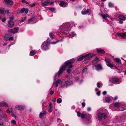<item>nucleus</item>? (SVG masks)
I'll return each mask as SVG.
<instances>
[{"mask_svg": "<svg viewBox=\"0 0 126 126\" xmlns=\"http://www.w3.org/2000/svg\"><path fill=\"white\" fill-rule=\"evenodd\" d=\"M3 123H0V126H4Z\"/></svg>", "mask_w": 126, "mask_h": 126, "instance_id": "63", "label": "nucleus"}, {"mask_svg": "<svg viewBox=\"0 0 126 126\" xmlns=\"http://www.w3.org/2000/svg\"><path fill=\"white\" fill-rule=\"evenodd\" d=\"M97 117L99 120L102 118V109H101L98 110L96 113Z\"/></svg>", "mask_w": 126, "mask_h": 126, "instance_id": "6", "label": "nucleus"}, {"mask_svg": "<svg viewBox=\"0 0 126 126\" xmlns=\"http://www.w3.org/2000/svg\"><path fill=\"white\" fill-rule=\"evenodd\" d=\"M96 69L97 70H99L102 69V66L100 64L96 65Z\"/></svg>", "mask_w": 126, "mask_h": 126, "instance_id": "24", "label": "nucleus"}, {"mask_svg": "<svg viewBox=\"0 0 126 126\" xmlns=\"http://www.w3.org/2000/svg\"><path fill=\"white\" fill-rule=\"evenodd\" d=\"M100 91H99L97 92L96 93V94L97 96H99L100 95Z\"/></svg>", "mask_w": 126, "mask_h": 126, "instance_id": "52", "label": "nucleus"}, {"mask_svg": "<svg viewBox=\"0 0 126 126\" xmlns=\"http://www.w3.org/2000/svg\"><path fill=\"white\" fill-rule=\"evenodd\" d=\"M98 53H102V50L101 49H98L97 50Z\"/></svg>", "mask_w": 126, "mask_h": 126, "instance_id": "36", "label": "nucleus"}, {"mask_svg": "<svg viewBox=\"0 0 126 126\" xmlns=\"http://www.w3.org/2000/svg\"><path fill=\"white\" fill-rule=\"evenodd\" d=\"M63 40V39L62 38L60 40H58L56 42H53L51 43H52L53 44H55L57 43L58 42H61Z\"/></svg>", "mask_w": 126, "mask_h": 126, "instance_id": "32", "label": "nucleus"}, {"mask_svg": "<svg viewBox=\"0 0 126 126\" xmlns=\"http://www.w3.org/2000/svg\"><path fill=\"white\" fill-rule=\"evenodd\" d=\"M87 69L86 68H85L83 70L82 72L83 73H86L87 71Z\"/></svg>", "mask_w": 126, "mask_h": 126, "instance_id": "50", "label": "nucleus"}, {"mask_svg": "<svg viewBox=\"0 0 126 126\" xmlns=\"http://www.w3.org/2000/svg\"><path fill=\"white\" fill-rule=\"evenodd\" d=\"M60 82L61 80L60 79H58L56 81L55 84L54 83L53 84H55L56 87H57L58 86L59 84L60 83Z\"/></svg>", "mask_w": 126, "mask_h": 126, "instance_id": "28", "label": "nucleus"}, {"mask_svg": "<svg viewBox=\"0 0 126 126\" xmlns=\"http://www.w3.org/2000/svg\"><path fill=\"white\" fill-rule=\"evenodd\" d=\"M15 108L17 109L18 110H21L24 109L25 108V107L23 106L16 105L15 106Z\"/></svg>", "mask_w": 126, "mask_h": 126, "instance_id": "17", "label": "nucleus"}, {"mask_svg": "<svg viewBox=\"0 0 126 126\" xmlns=\"http://www.w3.org/2000/svg\"><path fill=\"white\" fill-rule=\"evenodd\" d=\"M80 116H81V118H85V117H86V116H85L84 114H81Z\"/></svg>", "mask_w": 126, "mask_h": 126, "instance_id": "46", "label": "nucleus"}, {"mask_svg": "<svg viewBox=\"0 0 126 126\" xmlns=\"http://www.w3.org/2000/svg\"><path fill=\"white\" fill-rule=\"evenodd\" d=\"M98 58L96 57L92 62L93 64L95 67H96V64L98 61Z\"/></svg>", "mask_w": 126, "mask_h": 126, "instance_id": "19", "label": "nucleus"}, {"mask_svg": "<svg viewBox=\"0 0 126 126\" xmlns=\"http://www.w3.org/2000/svg\"><path fill=\"white\" fill-rule=\"evenodd\" d=\"M90 10V9H88L86 11L83 9L81 11V13L83 15H85L87 14L89 12Z\"/></svg>", "mask_w": 126, "mask_h": 126, "instance_id": "20", "label": "nucleus"}, {"mask_svg": "<svg viewBox=\"0 0 126 126\" xmlns=\"http://www.w3.org/2000/svg\"><path fill=\"white\" fill-rule=\"evenodd\" d=\"M8 31L11 32L12 33H16V32H14L13 31V30L12 29H10L8 30Z\"/></svg>", "mask_w": 126, "mask_h": 126, "instance_id": "45", "label": "nucleus"}, {"mask_svg": "<svg viewBox=\"0 0 126 126\" xmlns=\"http://www.w3.org/2000/svg\"><path fill=\"white\" fill-rule=\"evenodd\" d=\"M49 35L50 37L51 38L53 39L54 38V35L52 32H51L50 33Z\"/></svg>", "mask_w": 126, "mask_h": 126, "instance_id": "35", "label": "nucleus"}, {"mask_svg": "<svg viewBox=\"0 0 126 126\" xmlns=\"http://www.w3.org/2000/svg\"><path fill=\"white\" fill-rule=\"evenodd\" d=\"M85 123L87 124H89L91 122L90 118L89 117L86 116V117H85Z\"/></svg>", "mask_w": 126, "mask_h": 126, "instance_id": "22", "label": "nucleus"}, {"mask_svg": "<svg viewBox=\"0 0 126 126\" xmlns=\"http://www.w3.org/2000/svg\"><path fill=\"white\" fill-rule=\"evenodd\" d=\"M52 107H49V109H48V112H51L52 111Z\"/></svg>", "mask_w": 126, "mask_h": 126, "instance_id": "44", "label": "nucleus"}, {"mask_svg": "<svg viewBox=\"0 0 126 126\" xmlns=\"http://www.w3.org/2000/svg\"><path fill=\"white\" fill-rule=\"evenodd\" d=\"M119 18L120 20H124L125 19V17L123 15H120L119 16Z\"/></svg>", "mask_w": 126, "mask_h": 126, "instance_id": "29", "label": "nucleus"}, {"mask_svg": "<svg viewBox=\"0 0 126 126\" xmlns=\"http://www.w3.org/2000/svg\"><path fill=\"white\" fill-rule=\"evenodd\" d=\"M100 84V83H99V82H98L97 84V86L98 88H99L100 87V86L99 85Z\"/></svg>", "mask_w": 126, "mask_h": 126, "instance_id": "57", "label": "nucleus"}, {"mask_svg": "<svg viewBox=\"0 0 126 126\" xmlns=\"http://www.w3.org/2000/svg\"><path fill=\"white\" fill-rule=\"evenodd\" d=\"M2 22H4L6 21V19L5 18H4L2 19Z\"/></svg>", "mask_w": 126, "mask_h": 126, "instance_id": "64", "label": "nucleus"}, {"mask_svg": "<svg viewBox=\"0 0 126 126\" xmlns=\"http://www.w3.org/2000/svg\"><path fill=\"white\" fill-rule=\"evenodd\" d=\"M26 17H22V19L20 20V22H22L25 21L26 19Z\"/></svg>", "mask_w": 126, "mask_h": 126, "instance_id": "40", "label": "nucleus"}, {"mask_svg": "<svg viewBox=\"0 0 126 126\" xmlns=\"http://www.w3.org/2000/svg\"><path fill=\"white\" fill-rule=\"evenodd\" d=\"M14 25V23L13 22L12 20H9L8 23V26L10 28H12L13 26Z\"/></svg>", "mask_w": 126, "mask_h": 126, "instance_id": "14", "label": "nucleus"}, {"mask_svg": "<svg viewBox=\"0 0 126 126\" xmlns=\"http://www.w3.org/2000/svg\"><path fill=\"white\" fill-rule=\"evenodd\" d=\"M5 11L4 10L0 9V13L3 14L4 13Z\"/></svg>", "mask_w": 126, "mask_h": 126, "instance_id": "41", "label": "nucleus"}, {"mask_svg": "<svg viewBox=\"0 0 126 126\" xmlns=\"http://www.w3.org/2000/svg\"><path fill=\"white\" fill-rule=\"evenodd\" d=\"M9 41L13 40V38L12 37H11L9 38Z\"/></svg>", "mask_w": 126, "mask_h": 126, "instance_id": "56", "label": "nucleus"}, {"mask_svg": "<svg viewBox=\"0 0 126 126\" xmlns=\"http://www.w3.org/2000/svg\"><path fill=\"white\" fill-rule=\"evenodd\" d=\"M114 60L117 63V64L120 66H122V64L121 63V60L119 58H115Z\"/></svg>", "mask_w": 126, "mask_h": 126, "instance_id": "13", "label": "nucleus"}, {"mask_svg": "<svg viewBox=\"0 0 126 126\" xmlns=\"http://www.w3.org/2000/svg\"><path fill=\"white\" fill-rule=\"evenodd\" d=\"M109 16L107 14H103V18L104 19L106 20V21L107 22L108 24L109 25H111L113 23L112 21H109L108 20L107 18L109 17Z\"/></svg>", "mask_w": 126, "mask_h": 126, "instance_id": "7", "label": "nucleus"}, {"mask_svg": "<svg viewBox=\"0 0 126 126\" xmlns=\"http://www.w3.org/2000/svg\"><path fill=\"white\" fill-rule=\"evenodd\" d=\"M87 110L88 111H90L91 110V108L90 107H88L87 109Z\"/></svg>", "mask_w": 126, "mask_h": 126, "instance_id": "58", "label": "nucleus"}, {"mask_svg": "<svg viewBox=\"0 0 126 126\" xmlns=\"http://www.w3.org/2000/svg\"><path fill=\"white\" fill-rule=\"evenodd\" d=\"M35 5V4L34 3H33L32 4H30V6L31 7H33Z\"/></svg>", "mask_w": 126, "mask_h": 126, "instance_id": "54", "label": "nucleus"}, {"mask_svg": "<svg viewBox=\"0 0 126 126\" xmlns=\"http://www.w3.org/2000/svg\"><path fill=\"white\" fill-rule=\"evenodd\" d=\"M11 122L13 123L14 125L16 124V121L15 120H13Z\"/></svg>", "mask_w": 126, "mask_h": 126, "instance_id": "51", "label": "nucleus"}, {"mask_svg": "<svg viewBox=\"0 0 126 126\" xmlns=\"http://www.w3.org/2000/svg\"><path fill=\"white\" fill-rule=\"evenodd\" d=\"M28 9H25V8H23L20 10V11L21 13H23L25 12L26 14H27L28 13Z\"/></svg>", "mask_w": 126, "mask_h": 126, "instance_id": "18", "label": "nucleus"}, {"mask_svg": "<svg viewBox=\"0 0 126 126\" xmlns=\"http://www.w3.org/2000/svg\"><path fill=\"white\" fill-rule=\"evenodd\" d=\"M35 19V16H33L31 19H29L28 21V23L33 21Z\"/></svg>", "mask_w": 126, "mask_h": 126, "instance_id": "26", "label": "nucleus"}, {"mask_svg": "<svg viewBox=\"0 0 126 126\" xmlns=\"http://www.w3.org/2000/svg\"><path fill=\"white\" fill-rule=\"evenodd\" d=\"M125 36H126V32L125 33H124L123 34L121 33H117L116 38H117V37H121L122 38H124L125 37Z\"/></svg>", "mask_w": 126, "mask_h": 126, "instance_id": "11", "label": "nucleus"}, {"mask_svg": "<svg viewBox=\"0 0 126 126\" xmlns=\"http://www.w3.org/2000/svg\"><path fill=\"white\" fill-rule=\"evenodd\" d=\"M46 110L43 111L42 112H40V118L43 117L45 114H46Z\"/></svg>", "mask_w": 126, "mask_h": 126, "instance_id": "23", "label": "nucleus"}, {"mask_svg": "<svg viewBox=\"0 0 126 126\" xmlns=\"http://www.w3.org/2000/svg\"><path fill=\"white\" fill-rule=\"evenodd\" d=\"M81 113L80 111H78L77 112V115L79 117L81 115Z\"/></svg>", "mask_w": 126, "mask_h": 126, "instance_id": "53", "label": "nucleus"}, {"mask_svg": "<svg viewBox=\"0 0 126 126\" xmlns=\"http://www.w3.org/2000/svg\"><path fill=\"white\" fill-rule=\"evenodd\" d=\"M82 105L83 107H84L85 105V104L84 102H82L81 104Z\"/></svg>", "mask_w": 126, "mask_h": 126, "instance_id": "55", "label": "nucleus"}, {"mask_svg": "<svg viewBox=\"0 0 126 126\" xmlns=\"http://www.w3.org/2000/svg\"><path fill=\"white\" fill-rule=\"evenodd\" d=\"M66 83V87H67V86L72 84L73 83L72 82L71 80H69L68 81H65Z\"/></svg>", "mask_w": 126, "mask_h": 126, "instance_id": "25", "label": "nucleus"}, {"mask_svg": "<svg viewBox=\"0 0 126 126\" xmlns=\"http://www.w3.org/2000/svg\"><path fill=\"white\" fill-rule=\"evenodd\" d=\"M49 1L48 0H46L43 2H41L42 5L43 6H46L49 3Z\"/></svg>", "mask_w": 126, "mask_h": 126, "instance_id": "16", "label": "nucleus"}, {"mask_svg": "<svg viewBox=\"0 0 126 126\" xmlns=\"http://www.w3.org/2000/svg\"><path fill=\"white\" fill-rule=\"evenodd\" d=\"M71 28V26H70V24L68 23L63 24L60 27V29L63 33L65 34L66 33V32L70 31Z\"/></svg>", "mask_w": 126, "mask_h": 126, "instance_id": "3", "label": "nucleus"}, {"mask_svg": "<svg viewBox=\"0 0 126 126\" xmlns=\"http://www.w3.org/2000/svg\"><path fill=\"white\" fill-rule=\"evenodd\" d=\"M111 98L110 97H105V100L106 102H109L111 100Z\"/></svg>", "mask_w": 126, "mask_h": 126, "instance_id": "27", "label": "nucleus"}, {"mask_svg": "<svg viewBox=\"0 0 126 126\" xmlns=\"http://www.w3.org/2000/svg\"><path fill=\"white\" fill-rule=\"evenodd\" d=\"M94 55L91 54V53H89L85 55L84 56H82L80 58H79L77 61H80L82 60L83 59H84L86 60H89Z\"/></svg>", "mask_w": 126, "mask_h": 126, "instance_id": "4", "label": "nucleus"}, {"mask_svg": "<svg viewBox=\"0 0 126 126\" xmlns=\"http://www.w3.org/2000/svg\"><path fill=\"white\" fill-rule=\"evenodd\" d=\"M5 13L8 14H9L10 13V10L8 9H7L5 10Z\"/></svg>", "mask_w": 126, "mask_h": 126, "instance_id": "42", "label": "nucleus"}, {"mask_svg": "<svg viewBox=\"0 0 126 126\" xmlns=\"http://www.w3.org/2000/svg\"><path fill=\"white\" fill-rule=\"evenodd\" d=\"M62 102V100L60 98L58 99L57 100V102L58 103H61Z\"/></svg>", "mask_w": 126, "mask_h": 126, "instance_id": "39", "label": "nucleus"}, {"mask_svg": "<svg viewBox=\"0 0 126 126\" xmlns=\"http://www.w3.org/2000/svg\"><path fill=\"white\" fill-rule=\"evenodd\" d=\"M49 10L52 12H54V11L55 10V9L54 7H50L49 8Z\"/></svg>", "mask_w": 126, "mask_h": 126, "instance_id": "37", "label": "nucleus"}, {"mask_svg": "<svg viewBox=\"0 0 126 126\" xmlns=\"http://www.w3.org/2000/svg\"><path fill=\"white\" fill-rule=\"evenodd\" d=\"M50 43L47 41L44 42L41 46V49L43 50H45L49 49Z\"/></svg>", "mask_w": 126, "mask_h": 126, "instance_id": "5", "label": "nucleus"}, {"mask_svg": "<svg viewBox=\"0 0 126 126\" xmlns=\"http://www.w3.org/2000/svg\"><path fill=\"white\" fill-rule=\"evenodd\" d=\"M4 0L6 4L10 5H12L13 4V2L11 0Z\"/></svg>", "mask_w": 126, "mask_h": 126, "instance_id": "15", "label": "nucleus"}, {"mask_svg": "<svg viewBox=\"0 0 126 126\" xmlns=\"http://www.w3.org/2000/svg\"><path fill=\"white\" fill-rule=\"evenodd\" d=\"M11 115L13 117L15 118L16 119H17V118L16 117V116L14 114V113L12 111L11 113Z\"/></svg>", "mask_w": 126, "mask_h": 126, "instance_id": "38", "label": "nucleus"}, {"mask_svg": "<svg viewBox=\"0 0 126 126\" xmlns=\"http://www.w3.org/2000/svg\"><path fill=\"white\" fill-rule=\"evenodd\" d=\"M107 113H103V117L104 118H106L107 117Z\"/></svg>", "mask_w": 126, "mask_h": 126, "instance_id": "43", "label": "nucleus"}, {"mask_svg": "<svg viewBox=\"0 0 126 126\" xmlns=\"http://www.w3.org/2000/svg\"><path fill=\"white\" fill-rule=\"evenodd\" d=\"M107 93V92L106 91H104L103 92V95H105Z\"/></svg>", "mask_w": 126, "mask_h": 126, "instance_id": "59", "label": "nucleus"}, {"mask_svg": "<svg viewBox=\"0 0 126 126\" xmlns=\"http://www.w3.org/2000/svg\"><path fill=\"white\" fill-rule=\"evenodd\" d=\"M110 109L114 111H123L126 109V104L124 102H116L114 104H111Z\"/></svg>", "mask_w": 126, "mask_h": 126, "instance_id": "1", "label": "nucleus"}, {"mask_svg": "<svg viewBox=\"0 0 126 126\" xmlns=\"http://www.w3.org/2000/svg\"><path fill=\"white\" fill-rule=\"evenodd\" d=\"M11 109V110H9L8 109L6 111V112H7L8 113H11V112L12 111V108H11L10 109Z\"/></svg>", "mask_w": 126, "mask_h": 126, "instance_id": "47", "label": "nucleus"}, {"mask_svg": "<svg viewBox=\"0 0 126 126\" xmlns=\"http://www.w3.org/2000/svg\"><path fill=\"white\" fill-rule=\"evenodd\" d=\"M7 104L6 102H2L0 103V107H7Z\"/></svg>", "mask_w": 126, "mask_h": 126, "instance_id": "21", "label": "nucleus"}, {"mask_svg": "<svg viewBox=\"0 0 126 126\" xmlns=\"http://www.w3.org/2000/svg\"><path fill=\"white\" fill-rule=\"evenodd\" d=\"M109 85L110 86H112L113 84L110 81L109 83Z\"/></svg>", "mask_w": 126, "mask_h": 126, "instance_id": "61", "label": "nucleus"}, {"mask_svg": "<svg viewBox=\"0 0 126 126\" xmlns=\"http://www.w3.org/2000/svg\"><path fill=\"white\" fill-rule=\"evenodd\" d=\"M108 6L110 8L113 7L114 5L113 3L111 2H109L108 3Z\"/></svg>", "mask_w": 126, "mask_h": 126, "instance_id": "31", "label": "nucleus"}, {"mask_svg": "<svg viewBox=\"0 0 126 126\" xmlns=\"http://www.w3.org/2000/svg\"><path fill=\"white\" fill-rule=\"evenodd\" d=\"M66 81H65L64 82L62 81L61 85V87L62 88H64V87L66 86Z\"/></svg>", "mask_w": 126, "mask_h": 126, "instance_id": "30", "label": "nucleus"}, {"mask_svg": "<svg viewBox=\"0 0 126 126\" xmlns=\"http://www.w3.org/2000/svg\"><path fill=\"white\" fill-rule=\"evenodd\" d=\"M73 62H71L70 60H68L66 61L65 63V65H63L61 67L60 70L58 72V74H56L54 76V79L56 78L57 76L58 75L59 76L68 67L69 68H71L73 67V65H72Z\"/></svg>", "mask_w": 126, "mask_h": 126, "instance_id": "2", "label": "nucleus"}, {"mask_svg": "<svg viewBox=\"0 0 126 126\" xmlns=\"http://www.w3.org/2000/svg\"><path fill=\"white\" fill-rule=\"evenodd\" d=\"M125 118H126V113H124L123 114L122 116L121 117V119L123 120Z\"/></svg>", "mask_w": 126, "mask_h": 126, "instance_id": "34", "label": "nucleus"}, {"mask_svg": "<svg viewBox=\"0 0 126 126\" xmlns=\"http://www.w3.org/2000/svg\"><path fill=\"white\" fill-rule=\"evenodd\" d=\"M67 72L68 73H70L72 71V70L70 69H68L67 70Z\"/></svg>", "mask_w": 126, "mask_h": 126, "instance_id": "49", "label": "nucleus"}, {"mask_svg": "<svg viewBox=\"0 0 126 126\" xmlns=\"http://www.w3.org/2000/svg\"><path fill=\"white\" fill-rule=\"evenodd\" d=\"M14 18V17L13 16H12L10 18V20H13Z\"/></svg>", "mask_w": 126, "mask_h": 126, "instance_id": "62", "label": "nucleus"}, {"mask_svg": "<svg viewBox=\"0 0 126 126\" xmlns=\"http://www.w3.org/2000/svg\"><path fill=\"white\" fill-rule=\"evenodd\" d=\"M112 81V82L115 84H117L120 83L121 81L119 79L115 77H113L110 79V81Z\"/></svg>", "mask_w": 126, "mask_h": 126, "instance_id": "8", "label": "nucleus"}, {"mask_svg": "<svg viewBox=\"0 0 126 126\" xmlns=\"http://www.w3.org/2000/svg\"><path fill=\"white\" fill-rule=\"evenodd\" d=\"M35 54V52L33 50L31 51H30V55L31 56H33Z\"/></svg>", "mask_w": 126, "mask_h": 126, "instance_id": "33", "label": "nucleus"}, {"mask_svg": "<svg viewBox=\"0 0 126 126\" xmlns=\"http://www.w3.org/2000/svg\"><path fill=\"white\" fill-rule=\"evenodd\" d=\"M54 91H50V94L52 95L53 94Z\"/></svg>", "mask_w": 126, "mask_h": 126, "instance_id": "60", "label": "nucleus"}, {"mask_svg": "<svg viewBox=\"0 0 126 126\" xmlns=\"http://www.w3.org/2000/svg\"><path fill=\"white\" fill-rule=\"evenodd\" d=\"M6 117V114L0 109V121L2 120V118H5Z\"/></svg>", "mask_w": 126, "mask_h": 126, "instance_id": "9", "label": "nucleus"}, {"mask_svg": "<svg viewBox=\"0 0 126 126\" xmlns=\"http://www.w3.org/2000/svg\"><path fill=\"white\" fill-rule=\"evenodd\" d=\"M60 6L62 7H64L67 5V3L64 1H62L60 2L59 3Z\"/></svg>", "mask_w": 126, "mask_h": 126, "instance_id": "12", "label": "nucleus"}, {"mask_svg": "<svg viewBox=\"0 0 126 126\" xmlns=\"http://www.w3.org/2000/svg\"><path fill=\"white\" fill-rule=\"evenodd\" d=\"M6 35H8V34H7L5 35V36L4 37V39L6 41H7L8 40V38L6 37Z\"/></svg>", "mask_w": 126, "mask_h": 126, "instance_id": "48", "label": "nucleus"}, {"mask_svg": "<svg viewBox=\"0 0 126 126\" xmlns=\"http://www.w3.org/2000/svg\"><path fill=\"white\" fill-rule=\"evenodd\" d=\"M105 61L106 62V64L108 66L111 68L113 67V65L112 64L111 60H107L106 59H105Z\"/></svg>", "mask_w": 126, "mask_h": 126, "instance_id": "10", "label": "nucleus"}]
</instances>
